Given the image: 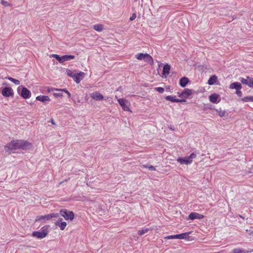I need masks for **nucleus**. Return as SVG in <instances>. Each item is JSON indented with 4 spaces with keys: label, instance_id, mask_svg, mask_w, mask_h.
I'll use <instances>...</instances> for the list:
<instances>
[{
    "label": "nucleus",
    "instance_id": "1",
    "mask_svg": "<svg viewBox=\"0 0 253 253\" xmlns=\"http://www.w3.org/2000/svg\"><path fill=\"white\" fill-rule=\"evenodd\" d=\"M16 149H20V140H13L4 147L5 151L8 153Z\"/></svg>",
    "mask_w": 253,
    "mask_h": 253
},
{
    "label": "nucleus",
    "instance_id": "2",
    "mask_svg": "<svg viewBox=\"0 0 253 253\" xmlns=\"http://www.w3.org/2000/svg\"><path fill=\"white\" fill-rule=\"evenodd\" d=\"M196 157V154L192 153L191 155L187 157L184 158L178 157L177 159V161L180 163L181 165H190L192 163L193 159Z\"/></svg>",
    "mask_w": 253,
    "mask_h": 253
},
{
    "label": "nucleus",
    "instance_id": "3",
    "mask_svg": "<svg viewBox=\"0 0 253 253\" xmlns=\"http://www.w3.org/2000/svg\"><path fill=\"white\" fill-rule=\"evenodd\" d=\"M59 216V214L58 213H52L48 214H45L44 215H40L37 216L36 218V221H44L46 220H48L53 217H58Z\"/></svg>",
    "mask_w": 253,
    "mask_h": 253
},
{
    "label": "nucleus",
    "instance_id": "4",
    "mask_svg": "<svg viewBox=\"0 0 253 253\" xmlns=\"http://www.w3.org/2000/svg\"><path fill=\"white\" fill-rule=\"evenodd\" d=\"M18 92L23 98L27 99L31 97L30 91L26 87L23 86H19L17 89Z\"/></svg>",
    "mask_w": 253,
    "mask_h": 253
},
{
    "label": "nucleus",
    "instance_id": "5",
    "mask_svg": "<svg viewBox=\"0 0 253 253\" xmlns=\"http://www.w3.org/2000/svg\"><path fill=\"white\" fill-rule=\"evenodd\" d=\"M47 233V227L44 226L41 228V231L33 232L32 236L38 238L42 239L45 237Z\"/></svg>",
    "mask_w": 253,
    "mask_h": 253
},
{
    "label": "nucleus",
    "instance_id": "6",
    "mask_svg": "<svg viewBox=\"0 0 253 253\" xmlns=\"http://www.w3.org/2000/svg\"><path fill=\"white\" fill-rule=\"evenodd\" d=\"M51 56L52 57H54L61 63H62L66 61H69L75 58V56L71 55H65L62 56H59V55L57 54H52Z\"/></svg>",
    "mask_w": 253,
    "mask_h": 253
},
{
    "label": "nucleus",
    "instance_id": "7",
    "mask_svg": "<svg viewBox=\"0 0 253 253\" xmlns=\"http://www.w3.org/2000/svg\"><path fill=\"white\" fill-rule=\"evenodd\" d=\"M59 215L63 216L66 220H72L74 218V213L72 211H68L66 209L62 210L60 211V213H58Z\"/></svg>",
    "mask_w": 253,
    "mask_h": 253
},
{
    "label": "nucleus",
    "instance_id": "8",
    "mask_svg": "<svg viewBox=\"0 0 253 253\" xmlns=\"http://www.w3.org/2000/svg\"><path fill=\"white\" fill-rule=\"evenodd\" d=\"M240 81L243 84L253 88V78L247 76L246 78H241Z\"/></svg>",
    "mask_w": 253,
    "mask_h": 253
},
{
    "label": "nucleus",
    "instance_id": "9",
    "mask_svg": "<svg viewBox=\"0 0 253 253\" xmlns=\"http://www.w3.org/2000/svg\"><path fill=\"white\" fill-rule=\"evenodd\" d=\"M32 147V144L30 142L23 140H20V149L29 150Z\"/></svg>",
    "mask_w": 253,
    "mask_h": 253
},
{
    "label": "nucleus",
    "instance_id": "10",
    "mask_svg": "<svg viewBox=\"0 0 253 253\" xmlns=\"http://www.w3.org/2000/svg\"><path fill=\"white\" fill-rule=\"evenodd\" d=\"M1 94L6 97L12 96L13 94V89L10 87H5L2 90Z\"/></svg>",
    "mask_w": 253,
    "mask_h": 253
},
{
    "label": "nucleus",
    "instance_id": "11",
    "mask_svg": "<svg viewBox=\"0 0 253 253\" xmlns=\"http://www.w3.org/2000/svg\"><path fill=\"white\" fill-rule=\"evenodd\" d=\"M219 95L216 93L211 94L209 96V100L210 101L213 103H216L219 102L220 100L219 98Z\"/></svg>",
    "mask_w": 253,
    "mask_h": 253
},
{
    "label": "nucleus",
    "instance_id": "12",
    "mask_svg": "<svg viewBox=\"0 0 253 253\" xmlns=\"http://www.w3.org/2000/svg\"><path fill=\"white\" fill-rule=\"evenodd\" d=\"M204 215L197 212H191L188 216V219L194 220L195 219H202Z\"/></svg>",
    "mask_w": 253,
    "mask_h": 253
},
{
    "label": "nucleus",
    "instance_id": "13",
    "mask_svg": "<svg viewBox=\"0 0 253 253\" xmlns=\"http://www.w3.org/2000/svg\"><path fill=\"white\" fill-rule=\"evenodd\" d=\"M193 92L194 91L193 90L186 88L180 94L179 96L180 97L187 98L191 95Z\"/></svg>",
    "mask_w": 253,
    "mask_h": 253
},
{
    "label": "nucleus",
    "instance_id": "14",
    "mask_svg": "<svg viewBox=\"0 0 253 253\" xmlns=\"http://www.w3.org/2000/svg\"><path fill=\"white\" fill-rule=\"evenodd\" d=\"M118 101L124 110L127 111H129V107L126 104V102H127L126 100L121 98L118 99Z\"/></svg>",
    "mask_w": 253,
    "mask_h": 253
},
{
    "label": "nucleus",
    "instance_id": "15",
    "mask_svg": "<svg viewBox=\"0 0 253 253\" xmlns=\"http://www.w3.org/2000/svg\"><path fill=\"white\" fill-rule=\"evenodd\" d=\"M84 75L85 74L84 72H80L76 74L74 80L76 83L79 84L83 79Z\"/></svg>",
    "mask_w": 253,
    "mask_h": 253
},
{
    "label": "nucleus",
    "instance_id": "16",
    "mask_svg": "<svg viewBox=\"0 0 253 253\" xmlns=\"http://www.w3.org/2000/svg\"><path fill=\"white\" fill-rule=\"evenodd\" d=\"M91 97L96 100H102L103 99V96L98 92H94L91 94Z\"/></svg>",
    "mask_w": 253,
    "mask_h": 253
},
{
    "label": "nucleus",
    "instance_id": "17",
    "mask_svg": "<svg viewBox=\"0 0 253 253\" xmlns=\"http://www.w3.org/2000/svg\"><path fill=\"white\" fill-rule=\"evenodd\" d=\"M170 69V66L169 64H166L164 65L163 70V75L166 77L169 74V71Z\"/></svg>",
    "mask_w": 253,
    "mask_h": 253
},
{
    "label": "nucleus",
    "instance_id": "18",
    "mask_svg": "<svg viewBox=\"0 0 253 253\" xmlns=\"http://www.w3.org/2000/svg\"><path fill=\"white\" fill-rule=\"evenodd\" d=\"M55 224L56 226L59 227L60 229L62 230H63L67 225V223L66 222H61V220H59L56 221Z\"/></svg>",
    "mask_w": 253,
    "mask_h": 253
},
{
    "label": "nucleus",
    "instance_id": "19",
    "mask_svg": "<svg viewBox=\"0 0 253 253\" xmlns=\"http://www.w3.org/2000/svg\"><path fill=\"white\" fill-rule=\"evenodd\" d=\"M242 88V85L240 83L238 82H234L232 83L230 85V88L231 89H236L237 90L241 89Z\"/></svg>",
    "mask_w": 253,
    "mask_h": 253
},
{
    "label": "nucleus",
    "instance_id": "20",
    "mask_svg": "<svg viewBox=\"0 0 253 253\" xmlns=\"http://www.w3.org/2000/svg\"><path fill=\"white\" fill-rule=\"evenodd\" d=\"M189 82V79L187 77H182L179 82V84L182 87H185Z\"/></svg>",
    "mask_w": 253,
    "mask_h": 253
},
{
    "label": "nucleus",
    "instance_id": "21",
    "mask_svg": "<svg viewBox=\"0 0 253 253\" xmlns=\"http://www.w3.org/2000/svg\"><path fill=\"white\" fill-rule=\"evenodd\" d=\"M36 99L42 101V102H44L45 101H50V99L48 96L45 95H40L36 97Z\"/></svg>",
    "mask_w": 253,
    "mask_h": 253
},
{
    "label": "nucleus",
    "instance_id": "22",
    "mask_svg": "<svg viewBox=\"0 0 253 253\" xmlns=\"http://www.w3.org/2000/svg\"><path fill=\"white\" fill-rule=\"evenodd\" d=\"M144 60L145 62H147L148 63L150 64L151 65H152L153 64V58L148 54H145Z\"/></svg>",
    "mask_w": 253,
    "mask_h": 253
},
{
    "label": "nucleus",
    "instance_id": "23",
    "mask_svg": "<svg viewBox=\"0 0 253 253\" xmlns=\"http://www.w3.org/2000/svg\"><path fill=\"white\" fill-rule=\"evenodd\" d=\"M217 81V77L215 75L212 76L208 80V84L210 85L213 84Z\"/></svg>",
    "mask_w": 253,
    "mask_h": 253
},
{
    "label": "nucleus",
    "instance_id": "24",
    "mask_svg": "<svg viewBox=\"0 0 253 253\" xmlns=\"http://www.w3.org/2000/svg\"><path fill=\"white\" fill-rule=\"evenodd\" d=\"M190 232H186L179 234V239H188Z\"/></svg>",
    "mask_w": 253,
    "mask_h": 253
},
{
    "label": "nucleus",
    "instance_id": "25",
    "mask_svg": "<svg viewBox=\"0 0 253 253\" xmlns=\"http://www.w3.org/2000/svg\"><path fill=\"white\" fill-rule=\"evenodd\" d=\"M93 29L97 31L100 32L103 30V25L102 24H96L93 26Z\"/></svg>",
    "mask_w": 253,
    "mask_h": 253
},
{
    "label": "nucleus",
    "instance_id": "26",
    "mask_svg": "<svg viewBox=\"0 0 253 253\" xmlns=\"http://www.w3.org/2000/svg\"><path fill=\"white\" fill-rule=\"evenodd\" d=\"M232 253H249V251L240 249H235L232 251Z\"/></svg>",
    "mask_w": 253,
    "mask_h": 253
},
{
    "label": "nucleus",
    "instance_id": "27",
    "mask_svg": "<svg viewBox=\"0 0 253 253\" xmlns=\"http://www.w3.org/2000/svg\"><path fill=\"white\" fill-rule=\"evenodd\" d=\"M175 96H167L166 97V99L168 101H170L173 102H176V100L177 99L175 98Z\"/></svg>",
    "mask_w": 253,
    "mask_h": 253
},
{
    "label": "nucleus",
    "instance_id": "28",
    "mask_svg": "<svg viewBox=\"0 0 253 253\" xmlns=\"http://www.w3.org/2000/svg\"><path fill=\"white\" fill-rule=\"evenodd\" d=\"M244 102H253V96H247L242 99Z\"/></svg>",
    "mask_w": 253,
    "mask_h": 253
},
{
    "label": "nucleus",
    "instance_id": "29",
    "mask_svg": "<svg viewBox=\"0 0 253 253\" xmlns=\"http://www.w3.org/2000/svg\"><path fill=\"white\" fill-rule=\"evenodd\" d=\"M66 73L68 76L72 77L73 79L76 75V74H74L73 72L69 69L67 70Z\"/></svg>",
    "mask_w": 253,
    "mask_h": 253
},
{
    "label": "nucleus",
    "instance_id": "30",
    "mask_svg": "<svg viewBox=\"0 0 253 253\" xmlns=\"http://www.w3.org/2000/svg\"><path fill=\"white\" fill-rule=\"evenodd\" d=\"M145 54L140 53L135 55V57L138 60H142L144 59Z\"/></svg>",
    "mask_w": 253,
    "mask_h": 253
},
{
    "label": "nucleus",
    "instance_id": "31",
    "mask_svg": "<svg viewBox=\"0 0 253 253\" xmlns=\"http://www.w3.org/2000/svg\"><path fill=\"white\" fill-rule=\"evenodd\" d=\"M7 79L9 80L10 81L13 82L16 85H19L20 84V81L18 80H16L15 79H13L11 77H8Z\"/></svg>",
    "mask_w": 253,
    "mask_h": 253
},
{
    "label": "nucleus",
    "instance_id": "32",
    "mask_svg": "<svg viewBox=\"0 0 253 253\" xmlns=\"http://www.w3.org/2000/svg\"><path fill=\"white\" fill-rule=\"evenodd\" d=\"M148 231H149L148 228H145V229H142L141 230H139L138 232V233L139 235L141 236V235L147 233Z\"/></svg>",
    "mask_w": 253,
    "mask_h": 253
},
{
    "label": "nucleus",
    "instance_id": "33",
    "mask_svg": "<svg viewBox=\"0 0 253 253\" xmlns=\"http://www.w3.org/2000/svg\"><path fill=\"white\" fill-rule=\"evenodd\" d=\"M155 89L156 90H157V91H158L159 92L161 93L164 91V88L161 87H156L155 88Z\"/></svg>",
    "mask_w": 253,
    "mask_h": 253
},
{
    "label": "nucleus",
    "instance_id": "34",
    "mask_svg": "<svg viewBox=\"0 0 253 253\" xmlns=\"http://www.w3.org/2000/svg\"><path fill=\"white\" fill-rule=\"evenodd\" d=\"M1 3L5 6H10L9 3L7 1H5L4 0H1Z\"/></svg>",
    "mask_w": 253,
    "mask_h": 253
},
{
    "label": "nucleus",
    "instance_id": "35",
    "mask_svg": "<svg viewBox=\"0 0 253 253\" xmlns=\"http://www.w3.org/2000/svg\"><path fill=\"white\" fill-rule=\"evenodd\" d=\"M217 112H218V115H219L220 116H221V117H223V116H224V115H225V111H218L217 110Z\"/></svg>",
    "mask_w": 253,
    "mask_h": 253
},
{
    "label": "nucleus",
    "instance_id": "36",
    "mask_svg": "<svg viewBox=\"0 0 253 253\" xmlns=\"http://www.w3.org/2000/svg\"><path fill=\"white\" fill-rule=\"evenodd\" d=\"M136 17V15L135 13H133L132 16L130 17L129 20L130 21H132L134 20Z\"/></svg>",
    "mask_w": 253,
    "mask_h": 253
},
{
    "label": "nucleus",
    "instance_id": "37",
    "mask_svg": "<svg viewBox=\"0 0 253 253\" xmlns=\"http://www.w3.org/2000/svg\"><path fill=\"white\" fill-rule=\"evenodd\" d=\"M236 93L239 97H241L242 95V93L240 91V89L237 90Z\"/></svg>",
    "mask_w": 253,
    "mask_h": 253
},
{
    "label": "nucleus",
    "instance_id": "38",
    "mask_svg": "<svg viewBox=\"0 0 253 253\" xmlns=\"http://www.w3.org/2000/svg\"><path fill=\"white\" fill-rule=\"evenodd\" d=\"M56 90L58 91H64V92H66V93H67V92H68V91H67L65 88H64V89H56Z\"/></svg>",
    "mask_w": 253,
    "mask_h": 253
},
{
    "label": "nucleus",
    "instance_id": "39",
    "mask_svg": "<svg viewBox=\"0 0 253 253\" xmlns=\"http://www.w3.org/2000/svg\"><path fill=\"white\" fill-rule=\"evenodd\" d=\"M56 90L58 91H64V92H66V93H67V92H68V91H67L65 88H64V89H56Z\"/></svg>",
    "mask_w": 253,
    "mask_h": 253
},
{
    "label": "nucleus",
    "instance_id": "40",
    "mask_svg": "<svg viewBox=\"0 0 253 253\" xmlns=\"http://www.w3.org/2000/svg\"><path fill=\"white\" fill-rule=\"evenodd\" d=\"M148 168L149 170H152V171L156 170L155 168L153 166H150Z\"/></svg>",
    "mask_w": 253,
    "mask_h": 253
},
{
    "label": "nucleus",
    "instance_id": "41",
    "mask_svg": "<svg viewBox=\"0 0 253 253\" xmlns=\"http://www.w3.org/2000/svg\"><path fill=\"white\" fill-rule=\"evenodd\" d=\"M165 239H174V235H170V236H167V237H165Z\"/></svg>",
    "mask_w": 253,
    "mask_h": 253
},
{
    "label": "nucleus",
    "instance_id": "42",
    "mask_svg": "<svg viewBox=\"0 0 253 253\" xmlns=\"http://www.w3.org/2000/svg\"><path fill=\"white\" fill-rule=\"evenodd\" d=\"M62 95L61 93H54V96L56 97L61 96Z\"/></svg>",
    "mask_w": 253,
    "mask_h": 253
},
{
    "label": "nucleus",
    "instance_id": "43",
    "mask_svg": "<svg viewBox=\"0 0 253 253\" xmlns=\"http://www.w3.org/2000/svg\"><path fill=\"white\" fill-rule=\"evenodd\" d=\"M56 88H52V87H51V88H49V87H48V89H47V91L48 92H51V91H53V90H56Z\"/></svg>",
    "mask_w": 253,
    "mask_h": 253
},
{
    "label": "nucleus",
    "instance_id": "44",
    "mask_svg": "<svg viewBox=\"0 0 253 253\" xmlns=\"http://www.w3.org/2000/svg\"><path fill=\"white\" fill-rule=\"evenodd\" d=\"M176 102H186V100L184 99H177L176 100Z\"/></svg>",
    "mask_w": 253,
    "mask_h": 253
},
{
    "label": "nucleus",
    "instance_id": "45",
    "mask_svg": "<svg viewBox=\"0 0 253 253\" xmlns=\"http://www.w3.org/2000/svg\"><path fill=\"white\" fill-rule=\"evenodd\" d=\"M246 232H247L248 233H249V234H250V235H253V231L252 230H248V229H247L246 230Z\"/></svg>",
    "mask_w": 253,
    "mask_h": 253
},
{
    "label": "nucleus",
    "instance_id": "46",
    "mask_svg": "<svg viewBox=\"0 0 253 253\" xmlns=\"http://www.w3.org/2000/svg\"><path fill=\"white\" fill-rule=\"evenodd\" d=\"M174 239H179V234L174 235Z\"/></svg>",
    "mask_w": 253,
    "mask_h": 253
},
{
    "label": "nucleus",
    "instance_id": "47",
    "mask_svg": "<svg viewBox=\"0 0 253 253\" xmlns=\"http://www.w3.org/2000/svg\"><path fill=\"white\" fill-rule=\"evenodd\" d=\"M69 179V178H68V179H66V180H65L64 181H62L60 182H59V185H60V184H62L64 181H66H66H67V180H68Z\"/></svg>",
    "mask_w": 253,
    "mask_h": 253
},
{
    "label": "nucleus",
    "instance_id": "48",
    "mask_svg": "<svg viewBox=\"0 0 253 253\" xmlns=\"http://www.w3.org/2000/svg\"><path fill=\"white\" fill-rule=\"evenodd\" d=\"M67 95H68L69 97H70L71 96V94H70V93L69 91L67 92Z\"/></svg>",
    "mask_w": 253,
    "mask_h": 253
},
{
    "label": "nucleus",
    "instance_id": "49",
    "mask_svg": "<svg viewBox=\"0 0 253 253\" xmlns=\"http://www.w3.org/2000/svg\"><path fill=\"white\" fill-rule=\"evenodd\" d=\"M51 123H52V124H53V125H54V124H54V122H53V120L51 121Z\"/></svg>",
    "mask_w": 253,
    "mask_h": 253
}]
</instances>
